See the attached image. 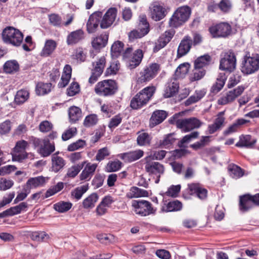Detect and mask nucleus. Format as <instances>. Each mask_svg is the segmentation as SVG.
<instances>
[{
	"label": "nucleus",
	"instance_id": "nucleus-1",
	"mask_svg": "<svg viewBox=\"0 0 259 259\" xmlns=\"http://www.w3.org/2000/svg\"><path fill=\"white\" fill-rule=\"evenodd\" d=\"M155 91L154 87H148L138 93L131 100V107L134 109H138L145 105Z\"/></svg>",
	"mask_w": 259,
	"mask_h": 259
},
{
	"label": "nucleus",
	"instance_id": "nucleus-2",
	"mask_svg": "<svg viewBox=\"0 0 259 259\" xmlns=\"http://www.w3.org/2000/svg\"><path fill=\"white\" fill-rule=\"evenodd\" d=\"M191 12L190 8L187 6L179 7L169 19V26L178 27L182 25L189 19Z\"/></svg>",
	"mask_w": 259,
	"mask_h": 259
},
{
	"label": "nucleus",
	"instance_id": "nucleus-3",
	"mask_svg": "<svg viewBox=\"0 0 259 259\" xmlns=\"http://www.w3.org/2000/svg\"><path fill=\"white\" fill-rule=\"evenodd\" d=\"M178 115L176 114L174 116V120H170L172 124H175L177 127L184 132H188L193 129L198 128L201 126L202 122L195 117H191L189 118L177 119Z\"/></svg>",
	"mask_w": 259,
	"mask_h": 259
},
{
	"label": "nucleus",
	"instance_id": "nucleus-4",
	"mask_svg": "<svg viewBox=\"0 0 259 259\" xmlns=\"http://www.w3.org/2000/svg\"><path fill=\"white\" fill-rule=\"evenodd\" d=\"M23 39L22 33L13 27H7L2 32V39L6 44L18 46L21 44Z\"/></svg>",
	"mask_w": 259,
	"mask_h": 259
},
{
	"label": "nucleus",
	"instance_id": "nucleus-5",
	"mask_svg": "<svg viewBox=\"0 0 259 259\" xmlns=\"http://www.w3.org/2000/svg\"><path fill=\"white\" fill-rule=\"evenodd\" d=\"M117 87L116 82L111 79L99 82L95 87V93L100 96H107L114 94Z\"/></svg>",
	"mask_w": 259,
	"mask_h": 259
},
{
	"label": "nucleus",
	"instance_id": "nucleus-6",
	"mask_svg": "<svg viewBox=\"0 0 259 259\" xmlns=\"http://www.w3.org/2000/svg\"><path fill=\"white\" fill-rule=\"evenodd\" d=\"M259 69V55L245 56L242 62L241 71L245 74L254 73Z\"/></svg>",
	"mask_w": 259,
	"mask_h": 259
},
{
	"label": "nucleus",
	"instance_id": "nucleus-7",
	"mask_svg": "<svg viewBox=\"0 0 259 259\" xmlns=\"http://www.w3.org/2000/svg\"><path fill=\"white\" fill-rule=\"evenodd\" d=\"M35 147H38V153L42 157L49 156L55 150V146L48 139H40L33 137L31 138Z\"/></svg>",
	"mask_w": 259,
	"mask_h": 259
},
{
	"label": "nucleus",
	"instance_id": "nucleus-8",
	"mask_svg": "<svg viewBox=\"0 0 259 259\" xmlns=\"http://www.w3.org/2000/svg\"><path fill=\"white\" fill-rule=\"evenodd\" d=\"M159 70L160 65L158 64L153 63L149 64L140 72L138 82L142 83L149 81L157 75Z\"/></svg>",
	"mask_w": 259,
	"mask_h": 259
},
{
	"label": "nucleus",
	"instance_id": "nucleus-9",
	"mask_svg": "<svg viewBox=\"0 0 259 259\" xmlns=\"http://www.w3.org/2000/svg\"><path fill=\"white\" fill-rule=\"evenodd\" d=\"M209 32L213 37H227L232 34V26L227 22H221L211 26Z\"/></svg>",
	"mask_w": 259,
	"mask_h": 259
},
{
	"label": "nucleus",
	"instance_id": "nucleus-10",
	"mask_svg": "<svg viewBox=\"0 0 259 259\" xmlns=\"http://www.w3.org/2000/svg\"><path fill=\"white\" fill-rule=\"evenodd\" d=\"M132 49L128 48L123 53V57L125 58H128L127 66L130 69L135 68L141 63L143 57V51L140 49H138L135 51L131 57L129 55L131 54Z\"/></svg>",
	"mask_w": 259,
	"mask_h": 259
},
{
	"label": "nucleus",
	"instance_id": "nucleus-11",
	"mask_svg": "<svg viewBox=\"0 0 259 259\" xmlns=\"http://www.w3.org/2000/svg\"><path fill=\"white\" fill-rule=\"evenodd\" d=\"M28 145V143L23 140L17 142L12 153L13 161L21 162L26 158L27 154L25 150Z\"/></svg>",
	"mask_w": 259,
	"mask_h": 259
},
{
	"label": "nucleus",
	"instance_id": "nucleus-12",
	"mask_svg": "<svg viewBox=\"0 0 259 259\" xmlns=\"http://www.w3.org/2000/svg\"><path fill=\"white\" fill-rule=\"evenodd\" d=\"M135 212L142 216H146L154 213L155 210L151 203L146 200H135L132 202Z\"/></svg>",
	"mask_w": 259,
	"mask_h": 259
},
{
	"label": "nucleus",
	"instance_id": "nucleus-13",
	"mask_svg": "<svg viewBox=\"0 0 259 259\" xmlns=\"http://www.w3.org/2000/svg\"><path fill=\"white\" fill-rule=\"evenodd\" d=\"M149 32V24L146 17L142 16L138 25V30H133L129 32L128 38L131 41L135 39L140 38L147 34Z\"/></svg>",
	"mask_w": 259,
	"mask_h": 259
},
{
	"label": "nucleus",
	"instance_id": "nucleus-14",
	"mask_svg": "<svg viewBox=\"0 0 259 259\" xmlns=\"http://www.w3.org/2000/svg\"><path fill=\"white\" fill-rule=\"evenodd\" d=\"M236 57L233 52H226L220 61V68L223 70L232 71L236 68Z\"/></svg>",
	"mask_w": 259,
	"mask_h": 259
},
{
	"label": "nucleus",
	"instance_id": "nucleus-15",
	"mask_svg": "<svg viewBox=\"0 0 259 259\" xmlns=\"http://www.w3.org/2000/svg\"><path fill=\"white\" fill-rule=\"evenodd\" d=\"M145 169L149 175L155 176L157 178L156 183L159 181L160 176L164 173L163 165L158 162H152L150 160L146 161Z\"/></svg>",
	"mask_w": 259,
	"mask_h": 259
},
{
	"label": "nucleus",
	"instance_id": "nucleus-16",
	"mask_svg": "<svg viewBox=\"0 0 259 259\" xmlns=\"http://www.w3.org/2000/svg\"><path fill=\"white\" fill-rule=\"evenodd\" d=\"M244 88L239 86L237 88L228 92L225 96L221 97L218 101L219 105H226L234 101L244 92Z\"/></svg>",
	"mask_w": 259,
	"mask_h": 259
},
{
	"label": "nucleus",
	"instance_id": "nucleus-17",
	"mask_svg": "<svg viewBox=\"0 0 259 259\" xmlns=\"http://www.w3.org/2000/svg\"><path fill=\"white\" fill-rule=\"evenodd\" d=\"M117 15V10L115 8H110L103 16L100 20V27L102 29H106L113 23Z\"/></svg>",
	"mask_w": 259,
	"mask_h": 259
},
{
	"label": "nucleus",
	"instance_id": "nucleus-18",
	"mask_svg": "<svg viewBox=\"0 0 259 259\" xmlns=\"http://www.w3.org/2000/svg\"><path fill=\"white\" fill-rule=\"evenodd\" d=\"M102 17L100 12H97L90 15L87 23V31L89 33L95 32L98 27Z\"/></svg>",
	"mask_w": 259,
	"mask_h": 259
},
{
	"label": "nucleus",
	"instance_id": "nucleus-19",
	"mask_svg": "<svg viewBox=\"0 0 259 259\" xmlns=\"http://www.w3.org/2000/svg\"><path fill=\"white\" fill-rule=\"evenodd\" d=\"M63 183L62 182H59L56 185L51 187L47 191L45 197H43L41 192H39L33 194L32 195L31 198L32 199L35 200H37L41 197H42V199H44L45 198H48L60 191L63 188Z\"/></svg>",
	"mask_w": 259,
	"mask_h": 259
},
{
	"label": "nucleus",
	"instance_id": "nucleus-20",
	"mask_svg": "<svg viewBox=\"0 0 259 259\" xmlns=\"http://www.w3.org/2000/svg\"><path fill=\"white\" fill-rule=\"evenodd\" d=\"M84 165L85 166L79 175V179L81 181L89 180L94 174L97 167V164L91 163L86 161V163Z\"/></svg>",
	"mask_w": 259,
	"mask_h": 259
},
{
	"label": "nucleus",
	"instance_id": "nucleus-21",
	"mask_svg": "<svg viewBox=\"0 0 259 259\" xmlns=\"http://www.w3.org/2000/svg\"><path fill=\"white\" fill-rule=\"evenodd\" d=\"M144 152L141 150L132 151L120 154L119 157L126 162H131L140 159L143 156Z\"/></svg>",
	"mask_w": 259,
	"mask_h": 259
},
{
	"label": "nucleus",
	"instance_id": "nucleus-22",
	"mask_svg": "<svg viewBox=\"0 0 259 259\" xmlns=\"http://www.w3.org/2000/svg\"><path fill=\"white\" fill-rule=\"evenodd\" d=\"M224 112L219 113L217 116L214 123L209 125L208 127V131L211 134L222 128L224 125L225 118L224 116Z\"/></svg>",
	"mask_w": 259,
	"mask_h": 259
},
{
	"label": "nucleus",
	"instance_id": "nucleus-23",
	"mask_svg": "<svg viewBox=\"0 0 259 259\" xmlns=\"http://www.w3.org/2000/svg\"><path fill=\"white\" fill-rule=\"evenodd\" d=\"M191 40L188 36H186L180 42L177 51V57L180 58L187 54L191 47Z\"/></svg>",
	"mask_w": 259,
	"mask_h": 259
},
{
	"label": "nucleus",
	"instance_id": "nucleus-24",
	"mask_svg": "<svg viewBox=\"0 0 259 259\" xmlns=\"http://www.w3.org/2000/svg\"><path fill=\"white\" fill-rule=\"evenodd\" d=\"M188 188L191 192V194H195L200 199H204L207 195L206 189L202 188L199 184H190L188 185Z\"/></svg>",
	"mask_w": 259,
	"mask_h": 259
},
{
	"label": "nucleus",
	"instance_id": "nucleus-25",
	"mask_svg": "<svg viewBox=\"0 0 259 259\" xmlns=\"http://www.w3.org/2000/svg\"><path fill=\"white\" fill-rule=\"evenodd\" d=\"M252 196L249 194L240 197V209L242 211H245L252 207L254 205Z\"/></svg>",
	"mask_w": 259,
	"mask_h": 259
},
{
	"label": "nucleus",
	"instance_id": "nucleus-26",
	"mask_svg": "<svg viewBox=\"0 0 259 259\" xmlns=\"http://www.w3.org/2000/svg\"><path fill=\"white\" fill-rule=\"evenodd\" d=\"M66 161L62 157L58 156L56 154L52 155L51 166L52 171L58 172L64 167Z\"/></svg>",
	"mask_w": 259,
	"mask_h": 259
},
{
	"label": "nucleus",
	"instance_id": "nucleus-27",
	"mask_svg": "<svg viewBox=\"0 0 259 259\" xmlns=\"http://www.w3.org/2000/svg\"><path fill=\"white\" fill-rule=\"evenodd\" d=\"M57 47V42L53 39H48L45 43V46L40 53L42 57H48L51 55Z\"/></svg>",
	"mask_w": 259,
	"mask_h": 259
},
{
	"label": "nucleus",
	"instance_id": "nucleus-28",
	"mask_svg": "<svg viewBox=\"0 0 259 259\" xmlns=\"http://www.w3.org/2000/svg\"><path fill=\"white\" fill-rule=\"evenodd\" d=\"M84 37L83 31L81 30H77L71 32L67 37V44L68 45H73L81 40Z\"/></svg>",
	"mask_w": 259,
	"mask_h": 259
},
{
	"label": "nucleus",
	"instance_id": "nucleus-29",
	"mask_svg": "<svg viewBox=\"0 0 259 259\" xmlns=\"http://www.w3.org/2000/svg\"><path fill=\"white\" fill-rule=\"evenodd\" d=\"M166 117V113L163 110L154 111L150 118V126L153 127L160 123L164 120Z\"/></svg>",
	"mask_w": 259,
	"mask_h": 259
},
{
	"label": "nucleus",
	"instance_id": "nucleus-30",
	"mask_svg": "<svg viewBox=\"0 0 259 259\" xmlns=\"http://www.w3.org/2000/svg\"><path fill=\"white\" fill-rule=\"evenodd\" d=\"M47 179L42 176L29 179L26 184V187L29 190L43 186L46 182Z\"/></svg>",
	"mask_w": 259,
	"mask_h": 259
},
{
	"label": "nucleus",
	"instance_id": "nucleus-31",
	"mask_svg": "<svg viewBox=\"0 0 259 259\" xmlns=\"http://www.w3.org/2000/svg\"><path fill=\"white\" fill-rule=\"evenodd\" d=\"M173 36V33L170 31H166L164 34L160 37L157 41L154 48V52H157L163 48L170 40Z\"/></svg>",
	"mask_w": 259,
	"mask_h": 259
},
{
	"label": "nucleus",
	"instance_id": "nucleus-32",
	"mask_svg": "<svg viewBox=\"0 0 259 259\" xmlns=\"http://www.w3.org/2000/svg\"><path fill=\"white\" fill-rule=\"evenodd\" d=\"M71 67L69 65H66L64 68L61 81L58 83L60 88L65 87L69 82L71 76Z\"/></svg>",
	"mask_w": 259,
	"mask_h": 259
},
{
	"label": "nucleus",
	"instance_id": "nucleus-33",
	"mask_svg": "<svg viewBox=\"0 0 259 259\" xmlns=\"http://www.w3.org/2000/svg\"><path fill=\"white\" fill-rule=\"evenodd\" d=\"M108 35L106 34H101L94 38L92 40V46L95 49H99L104 47L108 41Z\"/></svg>",
	"mask_w": 259,
	"mask_h": 259
},
{
	"label": "nucleus",
	"instance_id": "nucleus-34",
	"mask_svg": "<svg viewBox=\"0 0 259 259\" xmlns=\"http://www.w3.org/2000/svg\"><path fill=\"white\" fill-rule=\"evenodd\" d=\"M148 195V192L144 190L141 189L136 187H132L126 193V197L132 199L133 198H138L145 197Z\"/></svg>",
	"mask_w": 259,
	"mask_h": 259
},
{
	"label": "nucleus",
	"instance_id": "nucleus-35",
	"mask_svg": "<svg viewBox=\"0 0 259 259\" xmlns=\"http://www.w3.org/2000/svg\"><path fill=\"white\" fill-rule=\"evenodd\" d=\"M165 16V9L160 6L154 5L151 9V17L155 21L162 19Z\"/></svg>",
	"mask_w": 259,
	"mask_h": 259
},
{
	"label": "nucleus",
	"instance_id": "nucleus-36",
	"mask_svg": "<svg viewBox=\"0 0 259 259\" xmlns=\"http://www.w3.org/2000/svg\"><path fill=\"white\" fill-rule=\"evenodd\" d=\"M98 200V195L96 193H92L83 200L82 206L85 209H91L95 206Z\"/></svg>",
	"mask_w": 259,
	"mask_h": 259
},
{
	"label": "nucleus",
	"instance_id": "nucleus-37",
	"mask_svg": "<svg viewBox=\"0 0 259 259\" xmlns=\"http://www.w3.org/2000/svg\"><path fill=\"white\" fill-rule=\"evenodd\" d=\"M179 84L176 80L171 81L168 83L166 88L164 96L165 98H169L174 95L178 91Z\"/></svg>",
	"mask_w": 259,
	"mask_h": 259
},
{
	"label": "nucleus",
	"instance_id": "nucleus-38",
	"mask_svg": "<svg viewBox=\"0 0 259 259\" xmlns=\"http://www.w3.org/2000/svg\"><path fill=\"white\" fill-rule=\"evenodd\" d=\"M29 98V93L26 90H19L15 96V103L18 105L23 104Z\"/></svg>",
	"mask_w": 259,
	"mask_h": 259
},
{
	"label": "nucleus",
	"instance_id": "nucleus-39",
	"mask_svg": "<svg viewBox=\"0 0 259 259\" xmlns=\"http://www.w3.org/2000/svg\"><path fill=\"white\" fill-rule=\"evenodd\" d=\"M85 163L86 161H83L81 164L72 165L67 169L65 177L71 178H75Z\"/></svg>",
	"mask_w": 259,
	"mask_h": 259
},
{
	"label": "nucleus",
	"instance_id": "nucleus-40",
	"mask_svg": "<svg viewBox=\"0 0 259 259\" xmlns=\"http://www.w3.org/2000/svg\"><path fill=\"white\" fill-rule=\"evenodd\" d=\"M68 114L70 120L75 122L81 117V111L76 106H72L68 110Z\"/></svg>",
	"mask_w": 259,
	"mask_h": 259
},
{
	"label": "nucleus",
	"instance_id": "nucleus-41",
	"mask_svg": "<svg viewBox=\"0 0 259 259\" xmlns=\"http://www.w3.org/2000/svg\"><path fill=\"white\" fill-rule=\"evenodd\" d=\"M19 69L18 62L15 60L7 61L4 66V71L8 73H12L17 71Z\"/></svg>",
	"mask_w": 259,
	"mask_h": 259
},
{
	"label": "nucleus",
	"instance_id": "nucleus-42",
	"mask_svg": "<svg viewBox=\"0 0 259 259\" xmlns=\"http://www.w3.org/2000/svg\"><path fill=\"white\" fill-rule=\"evenodd\" d=\"M190 68V64L184 63L180 65L175 71V76L177 78H181L185 76Z\"/></svg>",
	"mask_w": 259,
	"mask_h": 259
},
{
	"label": "nucleus",
	"instance_id": "nucleus-43",
	"mask_svg": "<svg viewBox=\"0 0 259 259\" xmlns=\"http://www.w3.org/2000/svg\"><path fill=\"white\" fill-rule=\"evenodd\" d=\"M205 74L203 68H197L194 66L192 73L190 75V80L192 82L201 79Z\"/></svg>",
	"mask_w": 259,
	"mask_h": 259
},
{
	"label": "nucleus",
	"instance_id": "nucleus-44",
	"mask_svg": "<svg viewBox=\"0 0 259 259\" xmlns=\"http://www.w3.org/2000/svg\"><path fill=\"white\" fill-rule=\"evenodd\" d=\"M226 77L225 74H220L217 79L216 82L212 87V91L214 93L219 92L224 87Z\"/></svg>",
	"mask_w": 259,
	"mask_h": 259
},
{
	"label": "nucleus",
	"instance_id": "nucleus-45",
	"mask_svg": "<svg viewBox=\"0 0 259 259\" xmlns=\"http://www.w3.org/2000/svg\"><path fill=\"white\" fill-rule=\"evenodd\" d=\"M52 84L50 83L39 82L36 87V92L38 95H45L51 91Z\"/></svg>",
	"mask_w": 259,
	"mask_h": 259
},
{
	"label": "nucleus",
	"instance_id": "nucleus-46",
	"mask_svg": "<svg viewBox=\"0 0 259 259\" xmlns=\"http://www.w3.org/2000/svg\"><path fill=\"white\" fill-rule=\"evenodd\" d=\"M251 136L249 135L242 136L240 137L239 141L237 143V147H251L255 142L254 140L251 141Z\"/></svg>",
	"mask_w": 259,
	"mask_h": 259
},
{
	"label": "nucleus",
	"instance_id": "nucleus-47",
	"mask_svg": "<svg viewBox=\"0 0 259 259\" xmlns=\"http://www.w3.org/2000/svg\"><path fill=\"white\" fill-rule=\"evenodd\" d=\"M72 203L69 202L61 201L54 205V209L60 212L69 210L72 207Z\"/></svg>",
	"mask_w": 259,
	"mask_h": 259
},
{
	"label": "nucleus",
	"instance_id": "nucleus-48",
	"mask_svg": "<svg viewBox=\"0 0 259 259\" xmlns=\"http://www.w3.org/2000/svg\"><path fill=\"white\" fill-rule=\"evenodd\" d=\"M210 61V57L208 55H204L198 58L194 62V66L197 68H203L208 65Z\"/></svg>",
	"mask_w": 259,
	"mask_h": 259
},
{
	"label": "nucleus",
	"instance_id": "nucleus-49",
	"mask_svg": "<svg viewBox=\"0 0 259 259\" xmlns=\"http://www.w3.org/2000/svg\"><path fill=\"white\" fill-rule=\"evenodd\" d=\"M32 240L35 241H44L50 239L49 235L45 232H34L30 235Z\"/></svg>",
	"mask_w": 259,
	"mask_h": 259
},
{
	"label": "nucleus",
	"instance_id": "nucleus-50",
	"mask_svg": "<svg viewBox=\"0 0 259 259\" xmlns=\"http://www.w3.org/2000/svg\"><path fill=\"white\" fill-rule=\"evenodd\" d=\"M151 138L148 134L144 132L139 133L137 138V143L140 146L149 145L150 143Z\"/></svg>",
	"mask_w": 259,
	"mask_h": 259
},
{
	"label": "nucleus",
	"instance_id": "nucleus-51",
	"mask_svg": "<svg viewBox=\"0 0 259 259\" xmlns=\"http://www.w3.org/2000/svg\"><path fill=\"white\" fill-rule=\"evenodd\" d=\"M230 175L234 178H239L243 175L242 169L236 165H230L228 168Z\"/></svg>",
	"mask_w": 259,
	"mask_h": 259
},
{
	"label": "nucleus",
	"instance_id": "nucleus-52",
	"mask_svg": "<svg viewBox=\"0 0 259 259\" xmlns=\"http://www.w3.org/2000/svg\"><path fill=\"white\" fill-rule=\"evenodd\" d=\"M166 152L165 150H159V151H154L151 152L150 155L149 156L146 157L145 158V161L150 160L151 159H156V160H162L165 156Z\"/></svg>",
	"mask_w": 259,
	"mask_h": 259
},
{
	"label": "nucleus",
	"instance_id": "nucleus-53",
	"mask_svg": "<svg viewBox=\"0 0 259 259\" xmlns=\"http://www.w3.org/2000/svg\"><path fill=\"white\" fill-rule=\"evenodd\" d=\"M105 58L104 57L100 58L97 62L93 64L94 66L93 71L98 72V74H101L105 65Z\"/></svg>",
	"mask_w": 259,
	"mask_h": 259
},
{
	"label": "nucleus",
	"instance_id": "nucleus-54",
	"mask_svg": "<svg viewBox=\"0 0 259 259\" xmlns=\"http://www.w3.org/2000/svg\"><path fill=\"white\" fill-rule=\"evenodd\" d=\"M182 207V204L178 200H174L168 202L166 206L165 211L170 212L180 210Z\"/></svg>",
	"mask_w": 259,
	"mask_h": 259
},
{
	"label": "nucleus",
	"instance_id": "nucleus-55",
	"mask_svg": "<svg viewBox=\"0 0 259 259\" xmlns=\"http://www.w3.org/2000/svg\"><path fill=\"white\" fill-rule=\"evenodd\" d=\"M123 44L121 41L115 42L112 46L111 51L113 56L117 57L123 50Z\"/></svg>",
	"mask_w": 259,
	"mask_h": 259
},
{
	"label": "nucleus",
	"instance_id": "nucleus-56",
	"mask_svg": "<svg viewBox=\"0 0 259 259\" xmlns=\"http://www.w3.org/2000/svg\"><path fill=\"white\" fill-rule=\"evenodd\" d=\"M199 136V133L198 132H194L191 133L190 134L186 135L180 141L179 145L180 147H185V144L188 143L192 139H195Z\"/></svg>",
	"mask_w": 259,
	"mask_h": 259
},
{
	"label": "nucleus",
	"instance_id": "nucleus-57",
	"mask_svg": "<svg viewBox=\"0 0 259 259\" xmlns=\"http://www.w3.org/2000/svg\"><path fill=\"white\" fill-rule=\"evenodd\" d=\"M88 189V186L85 185L77 187L72 192V195L76 199H79Z\"/></svg>",
	"mask_w": 259,
	"mask_h": 259
},
{
	"label": "nucleus",
	"instance_id": "nucleus-58",
	"mask_svg": "<svg viewBox=\"0 0 259 259\" xmlns=\"http://www.w3.org/2000/svg\"><path fill=\"white\" fill-rule=\"evenodd\" d=\"M175 141L172 134L166 135L162 140L159 142V146L160 147H168L171 145Z\"/></svg>",
	"mask_w": 259,
	"mask_h": 259
},
{
	"label": "nucleus",
	"instance_id": "nucleus-59",
	"mask_svg": "<svg viewBox=\"0 0 259 259\" xmlns=\"http://www.w3.org/2000/svg\"><path fill=\"white\" fill-rule=\"evenodd\" d=\"M181 190V185H172L165 192V194L170 197H176L178 196V193Z\"/></svg>",
	"mask_w": 259,
	"mask_h": 259
},
{
	"label": "nucleus",
	"instance_id": "nucleus-60",
	"mask_svg": "<svg viewBox=\"0 0 259 259\" xmlns=\"http://www.w3.org/2000/svg\"><path fill=\"white\" fill-rule=\"evenodd\" d=\"M85 144L84 141L79 140L76 142L71 144L68 146L67 150L69 151H73L78 150L80 148H83Z\"/></svg>",
	"mask_w": 259,
	"mask_h": 259
},
{
	"label": "nucleus",
	"instance_id": "nucleus-61",
	"mask_svg": "<svg viewBox=\"0 0 259 259\" xmlns=\"http://www.w3.org/2000/svg\"><path fill=\"white\" fill-rule=\"evenodd\" d=\"M97 121V116L95 114H91L85 117L83 123L85 126L89 127L96 124Z\"/></svg>",
	"mask_w": 259,
	"mask_h": 259
},
{
	"label": "nucleus",
	"instance_id": "nucleus-62",
	"mask_svg": "<svg viewBox=\"0 0 259 259\" xmlns=\"http://www.w3.org/2000/svg\"><path fill=\"white\" fill-rule=\"evenodd\" d=\"M97 239L103 243L107 244L112 241L114 236L111 234H101L97 236Z\"/></svg>",
	"mask_w": 259,
	"mask_h": 259
},
{
	"label": "nucleus",
	"instance_id": "nucleus-63",
	"mask_svg": "<svg viewBox=\"0 0 259 259\" xmlns=\"http://www.w3.org/2000/svg\"><path fill=\"white\" fill-rule=\"evenodd\" d=\"M121 165V162L119 160L109 162L106 166V169L108 171H115L118 170Z\"/></svg>",
	"mask_w": 259,
	"mask_h": 259
},
{
	"label": "nucleus",
	"instance_id": "nucleus-64",
	"mask_svg": "<svg viewBox=\"0 0 259 259\" xmlns=\"http://www.w3.org/2000/svg\"><path fill=\"white\" fill-rule=\"evenodd\" d=\"M53 128V124L48 120H45L40 122L39 129L41 132L46 133L50 131Z\"/></svg>",
	"mask_w": 259,
	"mask_h": 259
}]
</instances>
